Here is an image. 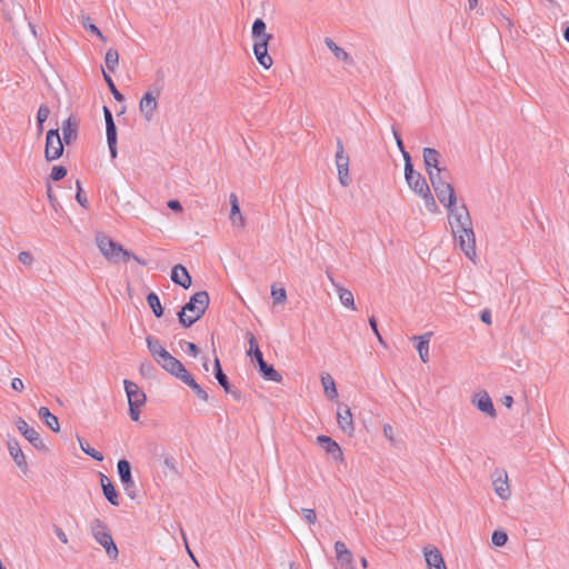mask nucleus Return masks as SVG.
I'll use <instances>...</instances> for the list:
<instances>
[{
    "mask_svg": "<svg viewBox=\"0 0 569 569\" xmlns=\"http://www.w3.org/2000/svg\"><path fill=\"white\" fill-rule=\"evenodd\" d=\"M77 184V194H76V199L77 201L79 202V204L83 208H87V204H88V199L87 197L83 194V191H82V188H81V182L79 180H77L76 182Z\"/></svg>",
    "mask_w": 569,
    "mask_h": 569,
    "instance_id": "46",
    "label": "nucleus"
},
{
    "mask_svg": "<svg viewBox=\"0 0 569 569\" xmlns=\"http://www.w3.org/2000/svg\"><path fill=\"white\" fill-rule=\"evenodd\" d=\"M318 443L326 450L327 453L331 455L336 460H342L343 453L339 445L330 437L321 435L317 438Z\"/></svg>",
    "mask_w": 569,
    "mask_h": 569,
    "instance_id": "18",
    "label": "nucleus"
},
{
    "mask_svg": "<svg viewBox=\"0 0 569 569\" xmlns=\"http://www.w3.org/2000/svg\"><path fill=\"white\" fill-rule=\"evenodd\" d=\"M448 211V222L451 231L472 224L469 210L465 203H458L457 200L445 206Z\"/></svg>",
    "mask_w": 569,
    "mask_h": 569,
    "instance_id": "7",
    "label": "nucleus"
},
{
    "mask_svg": "<svg viewBox=\"0 0 569 569\" xmlns=\"http://www.w3.org/2000/svg\"><path fill=\"white\" fill-rule=\"evenodd\" d=\"M123 385L129 405L143 406L146 403V395L137 383L130 380H124Z\"/></svg>",
    "mask_w": 569,
    "mask_h": 569,
    "instance_id": "17",
    "label": "nucleus"
},
{
    "mask_svg": "<svg viewBox=\"0 0 569 569\" xmlns=\"http://www.w3.org/2000/svg\"><path fill=\"white\" fill-rule=\"evenodd\" d=\"M78 442H79V446H80L81 450L86 455L90 456L91 458H93L97 461H102L103 460V455L100 451L91 448L89 442L86 439H83L81 437H78Z\"/></svg>",
    "mask_w": 569,
    "mask_h": 569,
    "instance_id": "37",
    "label": "nucleus"
},
{
    "mask_svg": "<svg viewBox=\"0 0 569 569\" xmlns=\"http://www.w3.org/2000/svg\"><path fill=\"white\" fill-rule=\"evenodd\" d=\"M117 470L126 495L131 499H134L136 483L131 475L130 462L126 459H120L117 463Z\"/></svg>",
    "mask_w": 569,
    "mask_h": 569,
    "instance_id": "11",
    "label": "nucleus"
},
{
    "mask_svg": "<svg viewBox=\"0 0 569 569\" xmlns=\"http://www.w3.org/2000/svg\"><path fill=\"white\" fill-rule=\"evenodd\" d=\"M43 422L53 432H59V430H60L59 420H58L57 416H54L53 413H52V416H50V418H48V420H44Z\"/></svg>",
    "mask_w": 569,
    "mask_h": 569,
    "instance_id": "48",
    "label": "nucleus"
},
{
    "mask_svg": "<svg viewBox=\"0 0 569 569\" xmlns=\"http://www.w3.org/2000/svg\"><path fill=\"white\" fill-rule=\"evenodd\" d=\"M321 382H322L326 395L330 399H333L338 396L335 380L329 373H326L321 377Z\"/></svg>",
    "mask_w": 569,
    "mask_h": 569,
    "instance_id": "35",
    "label": "nucleus"
},
{
    "mask_svg": "<svg viewBox=\"0 0 569 569\" xmlns=\"http://www.w3.org/2000/svg\"><path fill=\"white\" fill-rule=\"evenodd\" d=\"M248 342L250 345L248 355L253 356V351H254L256 347H259V346H258V342L252 333H248Z\"/></svg>",
    "mask_w": 569,
    "mask_h": 569,
    "instance_id": "54",
    "label": "nucleus"
},
{
    "mask_svg": "<svg viewBox=\"0 0 569 569\" xmlns=\"http://www.w3.org/2000/svg\"><path fill=\"white\" fill-rule=\"evenodd\" d=\"M184 343L187 346L186 351L191 355L193 358H196L199 355V348L193 342H187V341H180V345Z\"/></svg>",
    "mask_w": 569,
    "mask_h": 569,
    "instance_id": "53",
    "label": "nucleus"
},
{
    "mask_svg": "<svg viewBox=\"0 0 569 569\" xmlns=\"http://www.w3.org/2000/svg\"><path fill=\"white\" fill-rule=\"evenodd\" d=\"M54 533L57 535L58 539L62 543H67L68 542V537H67V535L64 533V531L60 527H54Z\"/></svg>",
    "mask_w": 569,
    "mask_h": 569,
    "instance_id": "58",
    "label": "nucleus"
},
{
    "mask_svg": "<svg viewBox=\"0 0 569 569\" xmlns=\"http://www.w3.org/2000/svg\"><path fill=\"white\" fill-rule=\"evenodd\" d=\"M103 79L107 82V84H108V87H109L113 98L117 101L122 102L124 100L123 94L116 88L114 82H113L111 76L109 73H107L104 70H103Z\"/></svg>",
    "mask_w": 569,
    "mask_h": 569,
    "instance_id": "40",
    "label": "nucleus"
},
{
    "mask_svg": "<svg viewBox=\"0 0 569 569\" xmlns=\"http://www.w3.org/2000/svg\"><path fill=\"white\" fill-rule=\"evenodd\" d=\"M495 492L497 496L503 500L510 497V488L508 483V476L503 472V476H499L492 482Z\"/></svg>",
    "mask_w": 569,
    "mask_h": 569,
    "instance_id": "29",
    "label": "nucleus"
},
{
    "mask_svg": "<svg viewBox=\"0 0 569 569\" xmlns=\"http://www.w3.org/2000/svg\"><path fill=\"white\" fill-rule=\"evenodd\" d=\"M392 134L395 137L397 147L400 150V152H401V154L403 157V160L406 161V157H410V153L405 149L402 139H401L400 133L398 132L396 126H392Z\"/></svg>",
    "mask_w": 569,
    "mask_h": 569,
    "instance_id": "44",
    "label": "nucleus"
},
{
    "mask_svg": "<svg viewBox=\"0 0 569 569\" xmlns=\"http://www.w3.org/2000/svg\"><path fill=\"white\" fill-rule=\"evenodd\" d=\"M8 450L10 456L12 457L16 465L21 468H27V461L23 451L21 450V447L19 442L16 439H9L8 440Z\"/></svg>",
    "mask_w": 569,
    "mask_h": 569,
    "instance_id": "24",
    "label": "nucleus"
},
{
    "mask_svg": "<svg viewBox=\"0 0 569 569\" xmlns=\"http://www.w3.org/2000/svg\"><path fill=\"white\" fill-rule=\"evenodd\" d=\"M431 336L432 332H426L419 337H412V339L418 340L417 350L421 361L425 363L429 361V343Z\"/></svg>",
    "mask_w": 569,
    "mask_h": 569,
    "instance_id": "26",
    "label": "nucleus"
},
{
    "mask_svg": "<svg viewBox=\"0 0 569 569\" xmlns=\"http://www.w3.org/2000/svg\"><path fill=\"white\" fill-rule=\"evenodd\" d=\"M49 114H50L49 107L46 104H41L37 112V122H38L40 130H42L43 122L48 119Z\"/></svg>",
    "mask_w": 569,
    "mask_h": 569,
    "instance_id": "43",
    "label": "nucleus"
},
{
    "mask_svg": "<svg viewBox=\"0 0 569 569\" xmlns=\"http://www.w3.org/2000/svg\"><path fill=\"white\" fill-rule=\"evenodd\" d=\"M63 143L58 129H50L46 137L44 157L48 161L59 159L63 153Z\"/></svg>",
    "mask_w": 569,
    "mask_h": 569,
    "instance_id": "8",
    "label": "nucleus"
},
{
    "mask_svg": "<svg viewBox=\"0 0 569 569\" xmlns=\"http://www.w3.org/2000/svg\"><path fill=\"white\" fill-rule=\"evenodd\" d=\"M103 116H104L106 123L109 122V120L114 121L112 112L110 111V109L108 107H103Z\"/></svg>",
    "mask_w": 569,
    "mask_h": 569,
    "instance_id": "63",
    "label": "nucleus"
},
{
    "mask_svg": "<svg viewBox=\"0 0 569 569\" xmlns=\"http://www.w3.org/2000/svg\"><path fill=\"white\" fill-rule=\"evenodd\" d=\"M47 196H48V199H49L51 206L56 207L57 199H56V197H54V194L52 192V189H51V187L49 184L47 186Z\"/></svg>",
    "mask_w": 569,
    "mask_h": 569,
    "instance_id": "61",
    "label": "nucleus"
},
{
    "mask_svg": "<svg viewBox=\"0 0 569 569\" xmlns=\"http://www.w3.org/2000/svg\"><path fill=\"white\" fill-rule=\"evenodd\" d=\"M338 293H339L340 302L345 307L351 308L353 310L356 309V307H355V298H353V295H352V292L350 290L339 287L338 288Z\"/></svg>",
    "mask_w": 569,
    "mask_h": 569,
    "instance_id": "39",
    "label": "nucleus"
},
{
    "mask_svg": "<svg viewBox=\"0 0 569 569\" xmlns=\"http://www.w3.org/2000/svg\"><path fill=\"white\" fill-rule=\"evenodd\" d=\"M38 416L42 421H44V420H48V418H50V416H52V413L50 412V410L47 407H40L38 410Z\"/></svg>",
    "mask_w": 569,
    "mask_h": 569,
    "instance_id": "56",
    "label": "nucleus"
},
{
    "mask_svg": "<svg viewBox=\"0 0 569 569\" xmlns=\"http://www.w3.org/2000/svg\"><path fill=\"white\" fill-rule=\"evenodd\" d=\"M171 280L181 286L184 289H188L192 281L188 270L182 264H176L171 270Z\"/></svg>",
    "mask_w": 569,
    "mask_h": 569,
    "instance_id": "20",
    "label": "nucleus"
},
{
    "mask_svg": "<svg viewBox=\"0 0 569 569\" xmlns=\"http://www.w3.org/2000/svg\"><path fill=\"white\" fill-rule=\"evenodd\" d=\"M104 63L110 72H114L119 63V53L116 49L110 48L106 52Z\"/></svg>",
    "mask_w": 569,
    "mask_h": 569,
    "instance_id": "36",
    "label": "nucleus"
},
{
    "mask_svg": "<svg viewBox=\"0 0 569 569\" xmlns=\"http://www.w3.org/2000/svg\"><path fill=\"white\" fill-rule=\"evenodd\" d=\"M214 377L226 392H231V385L228 380V377L222 371L221 365H220V361L218 358L214 359Z\"/></svg>",
    "mask_w": 569,
    "mask_h": 569,
    "instance_id": "34",
    "label": "nucleus"
},
{
    "mask_svg": "<svg viewBox=\"0 0 569 569\" xmlns=\"http://www.w3.org/2000/svg\"><path fill=\"white\" fill-rule=\"evenodd\" d=\"M62 133H63V142L66 144L72 143L78 136V126L77 122L71 118L67 119L62 123Z\"/></svg>",
    "mask_w": 569,
    "mask_h": 569,
    "instance_id": "30",
    "label": "nucleus"
},
{
    "mask_svg": "<svg viewBox=\"0 0 569 569\" xmlns=\"http://www.w3.org/2000/svg\"><path fill=\"white\" fill-rule=\"evenodd\" d=\"M229 198H230V206H231L230 221L233 227L243 228L246 224V219L240 211L238 197L236 196V193H231Z\"/></svg>",
    "mask_w": 569,
    "mask_h": 569,
    "instance_id": "21",
    "label": "nucleus"
},
{
    "mask_svg": "<svg viewBox=\"0 0 569 569\" xmlns=\"http://www.w3.org/2000/svg\"><path fill=\"white\" fill-rule=\"evenodd\" d=\"M472 403L485 415L490 418L497 416L496 409L487 391H481L475 395Z\"/></svg>",
    "mask_w": 569,
    "mask_h": 569,
    "instance_id": "16",
    "label": "nucleus"
},
{
    "mask_svg": "<svg viewBox=\"0 0 569 569\" xmlns=\"http://www.w3.org/2000/svg\"><path fill=\"white\" fill-rule=\"evenodd\" d=\"M455 238L456 243L459 246L460 250L463 251L467 258L471 261H476L477 252H476V236L473 232L472 224L463 228H459L455 231H451Z\"/></svg>",
    "mask_w": 569,
    "mask_h": 569,
    "instance_id": "6",
    "label": "nucleus"
},
{
    "mask_svg": "<svg viewBox=\"0 0 569 569\" xmlns=\"http://www.w3.org/2000/svg\"><path fill=\"white\" fill-rule=\"evenodd\" d=\"M168 207L171 209V210H174V211H181L182 210V206L181 203L178 201V200H169L168 201Z\"/></svg>",
    "mask_w": 569,
    "mask_h": 569,
    "instance_id": "60",
    "label": "nucleus"
},
{
    "mask_svg": "<svg viewBox=\"0 0 569 569\" xmlns=\"http://www.w3.org/2000/svg\"><path fill=\"white\" fill-rule=\"evenodd\" d=\"M100 483L106 499L112 506H119V493L116 490L114 486L112 485L111 480L106 475L100 473Z\"/></svg>",
    "mask_w": 569,
    "mask_h": 569,
    "instance_id": "19",
    "label": "nucleus"
},
{
    "mask_svg": "<svg viewBox=\"0 0 569 569\" xmlns=\"http://www.w3.org/2000/svg\"><path fill=\"white\" fill-rule=\"evenodd\" d=\"M481 320L487 325L491 323V313L489 310H483L481 312Z\"/></svg>",
    "mask_w": 569,
    "mask_h": 569,
    "instance_id": "62",
    "label": "nucleus"
},
{
    "mask_svg": "<svg viewBox=\"0 0 569 569\" xmlns=\"http://www.w3.org/2000/svg\"><path fill=\"white\" fill-rule=\"evenodd\" d=\"M146 342H147V347H148L149 352L151 353V356L153 357V359L157 362H158V359H163L169 353V351H167L162 347L160 341L157 338L152 337V336H148L146 338Z\"/></svg>",
    "mask_w": 569,
    "mask_h": 569,
    "instance_id": "28",
    "label": "nucleus"
},
{
    "mask_svg": "<svg viewBox=\"0 0 569 569\" xmlns=\"http://www.w3.org/2000/svg\"><path fill=\"white\" fill-rule=\"evenodd\" d=\"M106 133H107V142L110 151V157L112 159L117 158V127L114 121H110L106 123Z\"/></svg>",
    "mask_w": 569,
    "mask_h": 569,
    "instance_id": "27",
    "label": "nucleus"
},
{
    "mask_svg": "<svg viewBox=\"0 0 569 569\" xmlns=\"http://www.w3.org/2000/svg\"><path fill=\"white\" fill-rule=\"evenodd\" d=\"M141 407L142 406H139V405H137V406H134L132 403L129 405V415L133 421H139Z\"/></svg>",
    "mask_w": 569,
    "mask_h": 569,
    "instance_id": "52",
    "label": "nucleus"
},
{
    "mask_svg": "<svg viewBox=\"0 0 569 569\" xmlns=\"http://www.w3.org/2000/svg\"><path fill=\"white\" fill-rule=\"evenodd\" d=\"M306 521L309 523V525H313L317 520V515H316V511L313 509H310V508H303L301 510Z\"/></svg>",
    "mask_w": 569,
    "mask_h": 569,
    "instance_id": "49",
    "label": "nucleus"
},
{
    "mask_svg": "<svg viewBox=\"0 0 569 569\" xmlns=\"http://www.w3.org/2000/svg\"><path fill=\"white\" fill-rule=\"evenodd\" d=\"M252 357L257 361L259 367L261 366L262 362H266L263 359V355H262L261 350L259 349V347H256Z\"/></svg>",
    "mask_w": 569,
    "mask_h": 569,
    "instance_id": "59",
    "label": "nucleus"
},
{
    "mask_svg": "<svg viewBox=\"0 0 569 569\" xmlns=\"http://www.w3.org/2000/svg\"><path fill=\"white\" fill-rule=\"evenodd\" d=\"M325 44L332 52V54L346 64H353L352 57L341 47H339L331 38H325Z\"/></svg>",
    "mask_w": 569,
    "mask_h": 569,
    "instance_id": "25",
    "label": "nucleus"
},
{
    "mask_svg": "<svg viewBox=\"0 0 569 569\" xmlns=\"http://www.w3.org/2000/svg\"><path fill=\"white\" fill-rule=\"evenodd\" d=\"M83 27L89 30L90 32L97 34L99 38L103 39V36L100 31V29L90 21V18H84L82 21Z\"/></svg>",
    "mask_w": 569,
    "mask_h": 569,
    "instance_id": "47",
    "label": "nucleus"
},
{
    "mask_svg": "<svg viewBox=\"0 0 569 569\" xmlns=\"http://www.w3.org/2000/svg\"><path fill=\"white\" fill-rule=\"evenodd\" d=\"M425 559L429 569H447L443 557L437 548L425 549Z\"/></svg>",
    "mask_w": 569,
    "mask_h": 569,
    "instance_id": "23",
    "label": "nucleus"
},
{
    "mask_svg": "<svg viewBox=\"0 0 569 569\" xmlns=\"http://www.w3.org/2000/svg\"><path fill=\"white\" fill-rule=\"evenodd\" d=\"M429 179L438 200L443 206L456 201V192L450 183V172L447 169L430 171Z\"/></svg>",
    "mask_w": 569,
    "mask_h": 569,
    "instance_id": "4",
    "label": "nucleus"
},
{
    "mask_svg": "<svg viewBox=\"0 0 569 569\" xmlns=\"http://www.w3.org/2000/svg\"><path fill=\"white\" fill-rule=\"evenodd\" d=\"M158 365L168 373L172 375L177 379H180L181 381L183 380L184 376L189 373L184 366L170 352L163 359H158Z\"/></svg>",
    "mask_w": 569,
    "mask_h": 569,
    "instance_id": "13",
    "label": "nucleus"
},
{
    "mask_svg": "<svg viewBox=\"0 0 569 569\" xmlns=\"http://www.w3.org/2000/svg\"><path fill=\"white\" fill-rule=\"evenodd\" d=\"M89 527L94 540L104 548L109 558L117 559L119 551L106 522L96 518L90 522Z\"/></svg>",
    "mask_w": 569,
    "mask_h": 569,
    "instance_id": "5",
    "label": "nucleus"
},
{
    "mask_svg": "<svg viewBox=\"0 0 569 569\" xmlns=\"http://www.w3.org/2000/svg\"><path fill=\"white\" fill-rule=\"evenodd\" d=\"M18 259L26 266H31L33 262V257L29 251H21L18 256Z\"/></svg>",
    "mask_w": 569,
    "mask_h": 569,
    "instance_id": "51",
    "label": "nucleus"
},
{
    "mask_svg": "<svg viewBox=\"0 0 569 569\" xmlns=\"http://www.w3.org/2000/svg\"><path fill=\"white\" fill-rule=\"evenodd\" d=\"M369 325H370V327H371V329H372L373 333L376 335V337H377L378 341H379L381 345H383V346H385V340H383V338L381 337V335H380V332H379V330H378V325H377V320H376V318H375V317H370V318H369Z\"/></svg>",
    "mask_w": 569,
    "mask_h": 569,
    "instance_id": "50",
    "label": "nucleus"
},
{
    "mask_svg": "<svg viewBox=\"0 0 569 569\" xmlns=\"http://www.w3.org/2000/svg\"><path fill=\"white\" fill-rule=\"evenodd\" d=\"M147 302H148L149 307L152 309V311L157 318L162 317L163 308H162L160 299L156 292H150L147 296Z\"/></svg>",
    "mask_w": 569,
    "mask_h": 569,
    "instance_id": "38",
    "label": "nucleus"
},
{
    "mask_svg": "<svg viewBox=\"0 0 569 569\" xmlns=\"http://www.w3.org/2000/svg\"><path fill=\"white\" fill-rule=\"evenodd\" d=\"M492 543L497 547H503L508 541V536L502 530H496L491 537Z\"/></svg>",
    "mask_w": 569,
    "mask_h": 569,
    "instance_id": "42",
    "label": "nucleus"
},
{
    "mask_svg": "<svg viewBox=\"0 0 569 569\" xmlns=\"http://www.w3.org/2000/svg\"><path fill=\"white\" fill-rule=\"evenodd\" d=\"M252 37L256 39L253 43V53L258 62L269 69L272 66V59L268 54V43L272 36L266 32V23L261 18H257L252 24Z\"/></svg>",
    "mask_w": 569,
    "mask_h": 569,
    "instance_id": "3",
    "label": "nucleus"
},
{
    "mask_svg": "<svg viewBox=\"0 0 569 569\" xmlns=\"http://www.w3.org/2000/svg\"><path fill=\"white\" fill-rule=\"evenodd\" d=\"M67 176V169L63 166H54L51 170L50 178L53 181H59Z\"/></svg>",
    "mask_w": 569,
    "mask_h": 569,
    "instance_id": "45",
    "label": "nucleus"
},
{
    "mask_svg": "<svg viewBox=\"0 0 569 569\" xmlns=\"http://www.w3.org/2000/svg\"><path fill=\"white\" fill-rule=\"evenodd\" d=\"M259 372L267 381L281 382L282 376L273 368V366L262 362Z\"/></svg>",
    "mask_w": 569,
    "mask_h": 569,
    "instance_id": "31",
    "label": "nucleus"
},
{
    "mask_svg": "<svg viewBox=\"0 0 569 569\" xmlns=\"http://www.w3.org/2000/svg\"><path fill=\"white\" fill-rule=\"evenodd\" d=\"M182 381L193 390L199 399L203 401L208 400L209 397L207 391L193 379L190 373L184 376Z\"/></svg>",
    "mask_w": 569,
    "mask_h": 569,
    "instance_id": "33",
    "label": "nucleus"
},
{
    "mask_svg": "<svg viewBox=\"0 0 569 569\" xmlns=\"http://www.w3.org/2000/svg\"><path fill=\"white\" fill-rule=\"evenodd\" d=\"M17 429L23 437L36 448V449H44L46 445L43 443L39 432L30 427L26 420L22 418H18L16 421Z\"/></svg>",
    "mask_w": 569,
    "mask_h": 569,
    "instance_id": "14",
    "label": "nucleus"
},
{
    "mask_svg": "<svg viewBox=\"0 0 569 569\" xmlns=\"http://www.w3.org/2000/svg\"><path fill=\"white\" fill-rule=\"evenodd\" d=\"M160 89L153 88L148 90L139 102V110L147 121H150L158 108V98Z\"/></svg>",
    "mask_w": 569,
    "mask_h": 569,
    "instance_id": "10",
    "label": "nucleus"
},
{
    "mask_svg": "<svg viewBox=\"0 0 569 569\" xmlns=\"http://www.w3.org/2000/svg\"><path fill=\"white\" fill-rule=\"evenodd\" d=\"M209 301L210 299L207 291H199L194 293L178 312L179 322L186 328L191 327L204 315L209 306Z\"/></svg>",
    "mask_w": 569,
    "mask_h": 569,
    "instance_id": "2",
    "label": "nucleus"
},
{
    "mask_svg": "<svg viewBox=\"0 0 569 569\" xmlns=\"http://www.w3.org/2000/svg\"><path fill=\"white\" fill-rule=\"evenodd\" d=\"M271 297L273 299V303L281 305L287 300V292L284 288H276L271 287Z\"/></svg>",
    "mask_w": 569,
    "mask_h": 569,
    "instance_id": "41",
    "label": "nucleus"
},
{
    "mask_svg": "<svg viewBox=\"0 0 569 569\" xmlns=\"http://www.w3.org/2000/svg\"><path fill=\"white\" fill-rule=\"evenodd\" d=\"M335 551H336L337 559H338V561L341 565H349V563H351V561H352V553L347 548L345 542L337 541L335 543Z\"/></svg>",
    "mask_w": 569,
    "mask_h": 569,
    "instance_id": "32",
    "label": "nucleus"
},
{
    "mask_svg": "<svg viewBox=\"0 0 569 569\" xmlns=\"http://www.w3.org/2000/svg\"><path fill=\"white\" fill-rule=\"evenodd\" d=\"M405 179L409 188L423 199L427 210L432 213L436 212L438 210L436 200L430 191L426 178L413 169L411 157H406Z\"/></svg>",
    "mask_w": 569,
    "mask_h": 569,
    "instance_id": "1",
    "label": "nucleus"
},
{
    "mask_svg": "<svg viewBox=\"0 0 569 569\" xmlns=\"http://www.w3.org/2000/svg\"><path fill=\"white\" fill-rule=\"evenodd\" d=\"M132 256H134L133 253L129 252L128 250L123 249V247L121 246V251H120V257L127 261L129 260L130 258H132Z\"/></svg>",
    "mask_w": 569,
    "mask_h": 569,
    "instance_id": "64",
    "label": "nucleus"
},
{
    "mask_svg": "<svg viewBox=\"0 0 569 569\" xmlns=\"http://www.w3.org/2000/svg\"><path fill=\"white\" fill-rule=\"evenodd\" d=\"M337 421L339 428L348 436L355 432L353 417L347 405H340L337 411Z\"/></svg>",
    "mask_w": 569,
    "mask_h": 569,
    "instance_id": "15",
    "label": "nucleus"
},
{
    "mask_svg": "<svg viewBox=\"0 0 569 569\" xmlns=\"http://www.w3.org/2000/svg\"><path fill=\"white\" fill-rule=\"evenodd\" d=\"M383 435L388 440L395 442L393 429L390 425L383 426Z\"/></svg>",
    "mask_w": 569,
    "mask_h": 569,
    "instance_id": "57",
    "label": "nucleus"
},
{
    "mask_svg": "<svg viewBox=\"0 0 569 569\" xmlns=\"http://www.w3.org/2000/svg\"><path fill=\"white\" fill-rule=\"evenodd\" d=\"M439 158L440 153L433 148H425L423 149V162L430 176V171L442 170L443 168L439 167Z\"/></svg>",
    "mask_w": 569,
    "mask_h": 569,
    "instance_id": "22",
    "label": "nucleus"
},
{
    "mask_svg": "<svg viewBox=\"0 0 569 569\" xmlns=\"http://www.w3.org/2000/svg\"><path fill=\"white\" fill-rule=\"evenodd\" d=\"M336 166L339 182L343 187H348L351 182L349 176V156L345 152L343 144L340 139H337Z\"/></svg>",
    "mask_w": 569,
    "mask_h": 569,
    "instance_id": "9",
    "label": "nucleus"
},
{
    "mask_svg": "<svg viewBox=\"0 0 569 569\" xmlns=\"http://www.w3.org/2000/svg\"><path fill=\"white\" fill-rule=\"evenodd\" d=\"M11 388L16 391H22L24 388L23 381L20 378H13L11 380Z\"/></svg>",
    "mask_w": 569,
    "mask_h": 569,
    "instance_id": "55",
    "label": "nucleus"
},
{
    "mask_svg": "<svg viewBox=\"0 0 569 569\" xmlns=\"http://www.w3.org/2000/svg\"><path fill=\"white\" fill-rule=\"evenodd\" d=\"M97 246L101 253L109 261H117L120 257L121 244L114 242L110 237L99 233L96 238Z\"/></svg>",
    "mask_w": 569,
    "mask_h": 569,
    "instance_id": "12",
    "label": "nucleus"
}]
</instances>
